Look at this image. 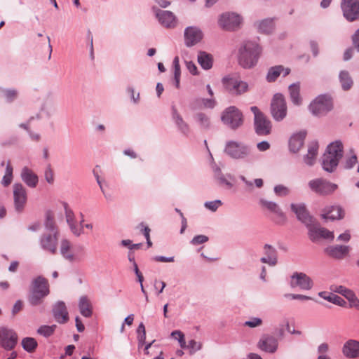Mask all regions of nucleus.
<instances>
[{
	"instance_id": "obj_1",
	"label": "nucleus",
	"mask_w": 359,
	"mask_h": 359,
	"mask_svg": "<svg viewBox=\"0 0 359 359\" xmlns=\"http://www.w3.org/2000/svg\"><path fill=\"white\" fill-rule=\"evenodd\" d=\"M344 154L343 144L341 141L337 140L330 143L322 156V168L329 172H334L341 159Z\"/></svg>"
},
{
	"instance_id": "obj_2",
	"label": "nucleus",
	"mask_w": 359,
	"mask_h": 359,
	"mask_svg": "<svg viewBox=\"0 0 359 359\" xmlns=\"http://www.w3.org/2000/svg\"><path fill=\"white\" fill-rule=\"evenodd\" d=\"M260 53L261 48L256 43L244 42L238 49V64L244 69L254 67L258 62Z\"/></svg>"
},
{
	"instance_id": "obj_3",
	"label": "nucleus",
	"mask_w": 359,
	"mask_h": 359,
	"mask_svg": "<svg viewBox=\"0 0 359 359\" xmlns=\"http://www.w3.org/2000/svg\"><path fill=\"white\" fill-rule=\"evenodd\" d=\"M49 293L48 280L41 276H39L32 281L28 302L33 306L40 305Z\"/></svg>"
},
{
	"instance_id": "obj_4",
	"label": "nucleus",
	"mask_w": 359,
	"mask_h": 359,
	"mask_svg": "<svg viewBox=\"0 0 359 359\" xmlns=\"http://www.w3.org/2000/svg\"><path fill=\"white\" fill-rule=\"evenodd\" d=\"M224 153L236 160L249 158L252 156V148L243 142L230 140L226 142Z\"/></svg>"
},
{
	"instance_id": "obj_5",
	"label": "nucleus",
	"mask_w": 359,
	"mask_h": 359,
	"mask_svg": "<svg viewBox=\"0 0 359 359\" xmlns=\"http://www.w3.org/2000/svg\"><path fill=\"white\" fill-rule=\"evenodd\" d=\"M221 121L228 128L236 130L243 124V115L238 108L230 106L222 111Z\"/></svg>"
},
{
	"instance_id": "obj_6",
	"label": "nucleus",
	"mask_w": 359,
	"mask_h": 359,
	"mask_svg": "<svg viewBox=\"0 0 359 359\" xmlns=\"http://www.w3.org/2000/svg\"><path fill=\"white\" fill-rule=\"evenodd\" d=\"M254 114V128L257 135L266 136L269 135L272 129L271 121L256 106L250 107Z\"/></svg>"
},
{
	"instance_id": "obj_7",
	"label": "nucleus",
	"mask_w": 359,
	"mask_h": 359,
	"mask_svg": "<svg viewBox=\"0 0 359 359\" xmlns=\"http://www.w3.org/2000/svg\"><path fill=\"white\" fill-rule=\"evenodd\" d=\"M225 90L231 95H241L248 90V84L238 78L226 76L222 79Z\"/></svg>"
},
{
	"instance_id": "obj_8",
	"label": "nucleus",
	"mask_w": 359,
	"mask_h": 359,
	"mask_svg": "<svg viewBox=\"0 0 359 359\" xmlns=\"http://www.w3.org/2000/svg\"><path fill=\"white\" fill-rule=\"evenodd\" d=\"M271 114L278 122L283 121L287 116V108L284 96L281 93H276L271 102Z\"/></svg>"
},
{
	"instance_id": "obj_9",
	"label": "nucleus",
	"mask_w": 359,
	"mask_h": 359,
	"mask_svg": "<svg viewBox=\"0 0 359 359\" xmlns=\"http://www.w3.org/2000/svg\"><path fill=\"white\" fill-rule=\"evenodd\" d=\"M308 185L313 192L320 196L330 195L338 188L337 184L321 177L310 180Z\"/></svg>"
},
{
	"instance_id": "obj_10",
	"label": "nucleus",
	"mask_w": 359,
	"mask_h": 359,
	"mask_svg": "<svg viewBox=\"0 0 359 359\" xmlns=\"http://www.w3.org/2000/svg\"><path fill=\"white\" fill-rule=\"evenodd\" d=\"M309 108L313 115L323 116L332 110V102L328 96L320 95L311 102Z\"/></svg>"
},
{
	"instance_id": "obj_11",
	"label": "nucleus",
	"mask_w": 359,
	"mask_h": 359,
	"mask_svg": "<svg viewBox=\"0 0 359 359\" xmlns=\"http://www.w3.org/2000/svg\"><path fill=\"white\" fill-rule=\"evenodd\" d=\"M13 204L15 212H23L27 201L26 188L21 183H15L13 185Z\"/></svg>"
},
{
	"instance_id": "obj_12",
	"label": "nucleus",
	"mask_w": 359,
	"mask_h": 359,
	"mask_svg": "<svg viewBox=\"0 0 359 359\" xmlns=\"http://www.w3.org/2000/svg\"><path fill=\"white\" fill-rule=\"evenodd\" d=\"M340 6L347 21L359 20V0H341Z\"/></svg>"
},
{
	"instance_id": "obj_13",
	"label": "nucleus",
	"mask_w": 359,
	"mask_h": 359,
	"mask_svg": "<svg viewBox=\"0 0 359 359\" xmlns=\"http://www.w3.org/2000/svg\"><path fill=\"white\" fill-rule=\"evenodd\" d=\"M242 18L235 13H223L219 20V26L226 31H235L239 29Z\"/></svg>"
},
{
	"instance_id": "obj_14",
	"label": "nucleus",
	"mask_w": 359,
	"mask_h": 359,
	"mask_svg": "<svg viewBox=\"0 0 359 359\" xmlns=\"http://www.w3.org/2000/svg\"><path fill=\"white\" fill-rule=\"evenodd\" d=\"M291 288L299 287L302 290H310L313 286L312 279L303 272H294L290 276Z\"/></svg>"
},
{
	"instance_id": "obj_15",
	"label": "nucleus",
	"mask_w": 359,
	"mask_h": 359,
	"mask_svg": "<svg viewBox=\"0 0 359 359\" xmlns=\"http://www.w3.org/2000/svg\"><path fill=\"white\" fill-rule=\"evenodd\" d=\"M290 208L296 215L297 219L303 223L307 228L311 224H313L316 219L310 215L304 203H292Z\"/></svg>"
},
{
	"instance_id": "obj_16",
	"label": "nucleus",
	"mask_w": 359,
	"mask_h": 359,
	"mask_svg": "<svg viewBox=\"0 0 359 359\" xmlns=\"http://www.w3.org/2000/svg\"><path fill=\"white\" fill-rule=\"evenodd\" d=\"M152 9L155 13L156 18L162 26L168 29H172L176 27V17L171 11H163L156 6H154Z\"/></svg>"
},
{
	"instance_id": "obj_17",
	"label": "nucleus",
	"mask_w": 359,
	"mask_h": 359,
	"mask_svg": "<svg viewBox=\"0 0 359 359\" xmlns=\"http://www.w3.org/2000/svg\"><path fill=\"white\" fill-rule=\"evenodd\" d=\"M308 229L309 236L313 242L316 241L319 238L334 239L333 232L325 228L320 227L316 220L313 222V224H311L308 227Z\"/></svg>"
},
{
	"instance_id": "obj_18",
	"label": "nucleus",
	"mask_w": 359,
	"mask_h": 359,
	"mask_svg": "<svg viewBox=\"0 0 359 359\" xmlns=\"http://www.w3.org/2000/svg\"><path fill=\"white\" fill-rule=\"evenodd\" d=\"M184 36L186 46L192 47L202 40L203 34L200 28L190 26L184 29Z\"/></svg>"
},
{
	"instance_id": "obj_19",
	"label": "nucleus",
	"mask_w": 359,
	"mask_h": 359,
	"mask_svg": "<svg viewBox=\"0 0 359 359\" xmlns=\"http://www.w3.org/2000/svg\"><path fill=\"white\" fill-rule=\"evenodd\" d=\"M330 290L344 296L348 302L350 307H354L359 310V299L354 292L343 285H332Z\"/></svg>"
},
{
	"instance_id": "obj_20",
	"label": "nucleus",
	"mask_w": 359,
	"mask_h": 359,
	"mask_svg": "<svg viewBox=\"0 0 359 359\" xmlns=\"http://www.w3.org/2000/svg\"><path fill=\"white\" fill-rule=\"evenodd\" d=\"M257 346L262 351L274 353L278 349V341L273 336L263 334L259 339Z\"/></svg>"
},
{
	"instance_id": "obj_21",
	"label": "nucleus",
	"mask_w": 359,
	"mask_h": 359,
	"mask_svg": "<svg viewBox=\"0 0 359 359\" xmlns=\"http://www.w3.org/2000/svg\"><path fill=\"white\" fill-rule=\"evenodd\" d=\"M17 341L18 335L13 330L1 328L0 344L4 349L8 351L13 349Z\"/></svg>"
},
{
	"instance_id": "obj_22",
	"label": "nucleus",
	"mask_w": 359,
	"mask_h": 359,
	"mask_svg": "<svg viewBox=\"0 0 359 359\" xmlns=\"http://www.w3.org/2000/svg\"><path fill=\"white\" fill-rule=\"evenodd\" d=\"M170 335L172 337H174L175 335H177L180 347L182 348H188L189 350L190 355L194 354L202 348L203 344L201 341H197L194 339L190 340L188 344H186L184 334L180 330L172 331Z\"/></svg>"
},
{
	"instance_id": "obj_23",
	"label": "nucleus",
	"mask_w": 359,
	"mask_h": 359,
	"mask_svg": "<svg viewBox=\"0 0 359 359\" xmlns=\"http://www.w3.org/2000/svg\"><path fill=\"white\" fill-rule=\"evenodd\" d=\"M59 234L44 233L40 239L42 249L54 255L57 252V240Z\"/></svg>"
},
{
	"instance_id": "obj_24",
	"label": "nucleus",
	"mask_w": 359,
	"mask_h": 359,
	"mask_svg": "<svg viewBox=\"0 0 359 359\" xmlns=\"http://www.w3.org/2000/svg\"><path fill=\"white\" fill-rule=\"evenodd\" d=\"M52 313L56 322L60 324H65L69 320V313L64 302H56L53 306Z\"/></svg>"
},
{
	"instance_id": "obj_25",
	"label": "nucleus",
	"mask_w": 359,
	"mask_h": 359,
	"mask_svg": "<svg viewBox=\"0 0 359 359\" xmlns=\"http://www.w3.org/2000/svg\"><path fill=\"white\" fill-rule=\"evenodd\" d=\"M342 353L347 358L359 357V341L348 339L342 346Z\"/></svg>"
},
{
	"instance_id": "obj_26",
	"label": "nucleus",
	"mask_w": 359,
	"mask_h": 359,
	"mask_svg": "<svg viewBox=\"0 0 359 359\" xmlns=\"http://www.w3.org/2000/svg\"><path fill=\"white\" fill-rule=\"evenodd\" d=\"M20 177L22 181L30 188H35L39 182L37 175L27 166H25L22 168Z\"/></svg>"
},
{
	"instance_id": "obj_27",
	"label": "nucleus",
	"mask_w": 359,
	"mask_h": 359,
	"mask_svg": "<svg viewBox=\"0 0 359 359\" xmlns=\"http://www.w3.org/2000/svg\"><path fill=\"white\" fill-rule=\"evenodd\" d=\"M350 250V248L346 245H332L328 246L325 249V252L330 257L337 259H341L346 256Z\"/></svg>"
},
{
	"instance_id": "obj_28",
	"label": "nucleus",
	"mask_w": 359,
	"mask_h": 359,
	"mask_svg": "<svg viewBox=\"0 0 359 359\" xmlns=\"http://www.w3.org/2000/svg\"><path fill=\"white\" fill-rule=\"evenodd\" d=\"M344 216V212L341 207L332 205L323 209L321 217L325 219H341Z\"/></svg>"
},
{
	"instance_id": "obj_29",
	"label": "nucleus",
	"mask_w": 359,
	"mask_h": 359,
	"mask_svg": "<svg viewBox=\"0 0 359 359\" xmlns=\"http://www.w3.org/2000/svg\"><path fill=\"white\" fill-rule=\"evenodd\" d=\"M65 212L66 222L68 224L72 233L76 236H80L83 233V231L81 229H79L76 225L75 215L72 210L69 209L67 204H65Z\"/></svg>"
},
{
	"instance_id": "obj_30",
	"label": "nucleus",
	"mask_w": 359,
	"mask_h": 359,
	"mask_svg": "<svg viewBox=\"0 0 359 359\" xmlns=\"http://www.w3.org/2000/svg\"><path fill=\"white\" fill-rule=\"evenodd\" d=\"M306 135V133L305 131L293 134L289 140L290 151L293 153L298 152L304 144Z\"/></svg>"
},
{
	"instance_id": "obj_31",
	"label": "nucleus",
	"mask_w": 359,
	"mask_h": 359,
	"mask_svg": "<svg viewBox=\"0 0 359 359\" xmlns=\"http://www.w3.org/2000/svg\"><path fill=\"white\" fill-rule=\"evenodd\" d=\"M264 250L266 257H262L260 261L271 266L276 265L278 262L276 250L269 244H265L264 245Z\"/></svg>"
},
{
	"instance_id": "obj_32",
	"label": "nucleus",
	"mask_w": 359,
	"mask_h": 359,
	"mask_svg": "<svg viewBox=\"0 0 359 359\" xmlns=\"http://www.w3.org/2000/svg\"><path fill=\"white\" fill-rule=\"evenodd\" d=\"M214 178L219 186H226L229 189L233 187V184L231 182L233 180V177L231 175L226 177L218 167L214 169Z\"/></svg>"
},
{
	"instance_id": "obj_33",
	"label": "nucleus",
	"mask_w": 359,
	"mask_h": 359,
	"mask_svg": "<svg viewBox=\"0 0 359 359\" xmlns=\"http://www.w3.org/2000/svg\"><path fill=\"white\" fill-rule=\"evenodd\" d=\"M172 116L178 130L184 135H188L189 133V126L184 121L182 116L178 113L175 106L172 107Z\"/></svg>"
},
{
	"instance_id": "obj_34",
	"label": "nucleus",
	"mask_w": 359,
	"mask_h": 359,
	"mask_svg": "<svg viewBox=\"0 0 359 359\" xmlns=\"http://www.w3.org/2000/svg\"><path fill=\"white\" fill-rule=\"evenodd\" d=\"M259 204L262 207L277 215L283 222L286 220L285 214L276 203L262 198L259 200Z\"/></svg>"
},
{
	"instance_id": "obj_35",
	"label": "nucleus",
	"mask_w": 359,
	"mask_h": 359,
	"mask_svg": "<svg viewBox=\"0 0 359 359\" xmlns=\"http://www.w3.org/2000/svg\"><path fill=\"white\" fill-rule=\"evenodd\" d=\"M318 150V143L317 142H313L309 145L308 153L304 156V161L307 165L312 166L314 164Z\"/></svg>"
},
{
	"instance_id": "obj_36",
	"label": "nucleus",
	"mask_w": 359,
	"mask_h": 359,
	"mask_svg": "<svg viewBox=\"0 0 359 359\" xmlns=\"http://www.w3.org/2000/svg\"><path fill=\"white\" fill-rule=\"evenodd\" d=\"M288 90L292 102L297 106L302 104V100L300 96V83H294L289 86Z\"/></svg>"
},
{
	"instance_id": "obj_37",
	"label": "nucleus",
	"mask_w": 359,
	"mask_h": 359,
	"mask_svg": "<svg viewBox=\"0 0 359 359\" xmlns=\"http://www.w3.org/2000/svg\"><path fill=\"white\" fill-rule=\"evenodd\" d=\"M79 309L81 314L86 318H89L93 314L91 303L86 296L80 297L79 301Z\"/></svg>"
},
{
	"instance_id": "obj_38",
	"label": "nucleus",
	"mask_w": 359,
	"mask_h": 359,
	"mask_svg": "<svg viewBox=\"0 0 359 359\" xmlns=\"http://www.w3.org/2000/svg\"><path fill=\"white\" fill-rule=\"evenodd\" d=\"M197 60L201 67L208 70L212 68L213 64L212 55L205 51H199L197 57Z\"/></svg>"
},
{
	"instance_id": "obj_39",
	"label": "nucleus",
	"mask_w": 359,
	"mask_h": 359,
	"mask_svg": "<svg viewBox=\"0 0 359 359\" xmlns=\"http://www.w3.org/2000/svg\"><path fill=\"white\" fill-rule=\"evenodd\" d=\"M255 25L259 32L264 34H270L274 28L273 19L271 18H266L257 22Z\"/></svg>"
},
{
	"instance_id": "obj_40",
	"label": "nucleus",
	"mask_w": 359,
	"mask_h": 359,
	"mask_svg": "<svg viewBox=\"0 0 359 359\" xmlns=\"http://www.w3.org/2000/svg\"><path fill=\"white\" fill-rule=\"evenodd\" d=\"M339 79L341 88L344 90L347 91L352 88L353 85V81L348 71H341L339 74Z\"/></svg>"
},
{
	"instance_id": "obj_41",
	"label": "nucleus",
	"mask_w": 359,
	"mask_h": 359,
	"mask_svg": "<svg viewBox=\"0 0 359 359\" xmlns=\"http://www.w3.org/2000/svg\"><path fill=\"white\" fill-rule=\"evenodd\" d=\"M45 228L48 231L49 233L59 234L57 226L55 224L54 217L50 211L46 213V220L44 222Z\"/></svg>"
},
{
	"instance_id": "obj_42",
	"label": "nucleus",
	"mask_w": 359,
	"mask_h": 359,
	"mask_svg": "<svg viewBox=\"0 0 359 359\" xmlns=\"http://www.w3.org/2000/svg\"><path fill=\"white\" fill-rule=\"evenodd\" d=\"M318 295L323 299L330 302H332L336 305L340 306H345L346 305V301L337 294H332L327 295L326 292H320L318 293Z\"/></svg>"
},
{
	"instance_id": "obj_43",
	"label": "nucleus",
	"mask_w": 359,
	"mask_h": 359,
	"mask_svg": "<svg viewBox=\"0 0 359 359\" xmlns=\"http://www.w3.org/2000/svg\"><path fill=\"white\" fill-rule=\"evenodd\" d=\"M22 346L28 353H33L38 346L36 340L33 337H25L22 340Z\"/></svg>"
},
{
	"instance_id": "obj_44",
	"label": "nucleus",
	"mask_w": 359,
	"mask_h": 359,
	"mask_svg": "<svg viewBox=\"0 0 359 359\" xmlns=\"http://www.w3.org/2000/svg\"><path fill=\"white\" fill-rule=\"evenodd\" d=\"M283 70V66L282 65H277L274 67H271L269 68L268 73L266 76V79L268 82H274L278 77L282 73V71Z\"/></svg>"
},
{
	"instance_id": "obj_45",
	"label": "nucleus",
	"mask_w": 359,
	"mask_h": 359,
	"mask_svg": "<svg viewBox=\"0 0 359 359\" xmlns=\"http://www.w3.org/2000/svg\"><path fill=\"white\" fill-rule=\"evenodd\" d=\"M0 95L8 103L13 102L17 99L18 92L15 89L0 88Z\"/></svg>"
},
{
	"instance_id": "obj_46",
	"label": "nucleus",
	"mask_w": 359,
	"mask_h": 359,
	"mask_svg": "<svg viewBox=\"0 0 359 359\" xmlns=\"http://www.w3.org/2000/svg\"><path fill=\"white\" fill-rule=\"evenodd\" d=\"M194 118L202 128L205 130H208L210 128V119L207 114L203 112H199L195 114Z\"/></svg>"
},
{
	"instance_id": "obj_47",
	"label": "nucleus",
	"mask_w": 359,
	"mask_h": 359,
	"mask_svg": "<svg viewBox=\"0 0 359 359\" xmlns=\"http://www.w3.org/2000/svg\"><path fill=\"white\" fill-rule=\"evenodd\" d=\"M350 152L352 154L350 156H346L344 161L342 163V166L346 170L352 169L356 163H358V158L356 154H354L353 150L351 149Z\"/></svg>"
},
{
	"instance_id": "obj_48",
	"label": "nucleus",
	"mask_w": 359,
	"mask_h": 359,
	"mask_svg": "<svg viewBox=\"0 0 359 359\" xmlns=\"http://www.w3.org/2000/svg\"><path fill=\"white\" fill-rule=\"evenodd\" d=\"M56 327V325H41L37 330V332L45 337H49L54 333Z\"/></svg>"
},
{
	"instance_id": "obj_49",
	"label": "nucleus",
	"mask_w": 359,
	"mask_h": 359,
	"mask_svg": "<svg viewBox=\"0 0 359 359\" xmlns=\"http://www.w3.org/2000/svg\"><path fill=\"white\" fill-rule=\"evenodd\" d=\"M137 340H138V346H142L145 344L146 340V330H145V326L143 323H140L137 329Z\"/></svg>"
},
{
	"instance_id": "obj_50",
	"label": "nucleus",
	"mask_w": 359,
	"mask_h": 359,
	"mask_svg": "<svg viewBox=\"0 0 359 359\" xmlns=\"http://www.w3.org/2000/svg\"><path fill=\"white\" fill-rule=\"evenodd\" d=\"M44 177H45L46 181L48 184H53V182H54V173H53V171L50 164L48 165V166L45 169Z\"/></svg>"
},
{
	"instance_id": "obj_51",
	"label": "nucleus",
	"mask_w": 359,
	"mask_h": 359,
	"mask_svg": "<svg viewBox=\"0 0 359 359\" xmlns=\"http://www.w3.org/2000/svg\"><path fill=\"white\" fill-rule=\"evenodd\" d=\"M222 204V203L220 200H215V201H212L205 202L204 204V206L207 209H208L212 212H215Z\"/></svg>"
},
{
	"instance_id": "obj_52",
	"label": "nucleus",
	"mask_w": 359,
	"mask_h": 359,
	"mask_svg": "<svg viewBox=\"0 0 359 359\" xmlns=\"http://www.w3.org/2000/svg\"><path fill=\"white\" fill-rule=\"evenodd\" d=\"M196 102H201L204 107L213 109L216 105V101L214 99L202 98L196 100Z\"/></svg>"
},
{
	"instance_id": "obj_53",
	"label": "nucleus",
	"mask_w": 359,
	"mask_h": 359,
	"mask_svg": "<svg viewBox=\"0 0 359 359\" xmlns=\"http://www.w3.org/2000/svg\"><path fill=\"white\" fill-rule=\"evenodd\" d=\"M208 241V237L205 235H198L194 236L191 241V243L194 245L203 244Z\"/></svg>"
},
{
	"instance_id": "obj_54",
	"label": "nucleus",
	"mask_w": 359,
	"mask_h": 359,
	"mask_svg": "<svg viewBox=\"0 0 359 359\" xmlns=\"http://www.w3.org/2000/svg\"><path fill=\"white\" fill-rule=\"evenodd\" d=\"M274 192L278 196H285L289 194V190L286 187L280 184L274 187Z\"/></svg>"
},
{
	"instance_id": "obj_55",
	"label": "nucleus",
	"mask_w": 359,
	"mask_h": 359,
	"mask_svg": "<svg viewBox=\"0 0 359 359\" xmlns=\"http://www.w3.org/2000/svg\"><path fill=\"white\" fill-rule=\"evenodd\" d=\"M262 323V320L259 318H252L250 320L245 321L244 323L245 326H248L250 327H256L261 325Z\"/></svg>"
},
{
	"instance_id": "obj_56",
	"label": "nucleus",
	"mask_w": 359,
	"mask_h": 359,
	"mask_svg": "<svg viewBox=\"0 0 359 359\" xmlns=\"http://www.w3.org/2000/svg\"><path fill=\"white\" fill-rule=\"evenodd\" d=\"M285 298H290L292 299H298V300H310L312 299L311 297L299 294H284Z\"/></svg>"
},
{
	"instance_id": "obj_57",
	"label": "nucleus",
	"mask_w": 359,
	"mask_h": 359,
	"mask_svg": "<svg viewBox=\"0 0 359 359\" xmlns=\"http://www.w3.org/2000/svg\"><path fill=\"white\" fill-rule=\"evenodd\" d=\"M71 249V243L67 239H63L60 244V253L65 254V252L69 251Z\"/></svg>"
},
{
	"instance_id": "obj_58",
	"label": "nucleus",
	"mask_w": 359,
	"mask_h": 359,
	"mask_svg": "<svg viewBox=\"0 0 359 359\" xmlns=\"http://www.w3.org/2000/svg\"><path fill=\"white\" fill-rule=\"evenodd\" d=\"M173 67H174V76H180L181 75V70H180V60L179 57L176 56L172 62Z\"/></svg>"
},
{
	"instance_id": "obj_59",
	"label": "nucleus",
	"mask_w": 359,
	"mask_h": 359,
	"mask_svg": "<svg viewBox=\"0 0 359 359\" xmlns=\"http://www.w3.org/2000/svg\"><path fill=\"white\" fill-rule=\"evenodd\" d=\"M351 39L354 47L359 52V28L352 35Z\"/></svg>"
},
{
	"instance_id": "obj_60",
	"label": "nucleus",
	"mask_w": 359,
	"mask_h": 359,
	"mask_svg": "<svg viewBox=\"0 0 359 359\" xmlns=\"http://www.w3.org/2000/svg\"><path fill=\"white\" fill-rule=\"evenodd\" d=\"M186 66L189 72L193 75H196L198 74L197 67L196 65L191 61H187Z\"/></svg>"
},
{
	"instance_id": "obj_61",
	"label": "nucleus",
	"mask_w": 359,
	"mask_h": 359,
	"mask_svg": "<svg viewBox=\"0 0 359 359\" xmlns=\"http://www.w3.org/2000/svg\"><path fill=\"white\" fill-rule=\"evenodd\" d=\"M310 48L313 57H317L319 53L318 44L317 41L311 40L310 41Z\"/></svg>"
},
{
	"instance_id": "obj_62",
	"label": "nucleus",
	"mask_w": 359,
	"mask_h": 359,
	"mask_svg": "<svg viewBox=\"0 0 359 359\" xmlns=\"http://www.w3.org/2000/svg\"><path fill=\"white\" fill-rule=\"evenodd\" d=\"M13 175H4L1 182L2 186L4 187H8L13 181Z\"/></svg>"
},
{
	"instance_id": "obj_63",
	"label": "nucleus",
	"mask_w": 359,
	"mask_h": 359,
	"mask_svg": "<svg viewBox=\"0 0 359 359\" xmlns=\"http://www.w3.org/2000/svg\"><path fill=\"white\" fill-rule=\"evenodd\" d=\"M154 259L156 262H173L175 261L174 257H164V256H156Z\"/></svg>"
},
{
	"instance_id": "obj_64",
	"label": "nucleus",
	"mask_w": 359,
	"mask_h": 359,
	"mask_svg": "<svg viewBox=\"0 0 359 359\" xmlns=\"http://www.w3.org/2000/svg\"><path fill=\"white\" fill-rule=\"evenodd\" d=\"M257 147L260 151H265L270 148V144L267 141H262L257 144Z\"/></svg>"
}]
</instances>
